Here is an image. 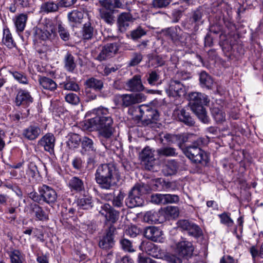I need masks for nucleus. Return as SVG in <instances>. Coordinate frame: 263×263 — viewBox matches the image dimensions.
I'll return each mask as SVG.
<instances>
[{"label":"nucleus","mask_w":263,"mask_h":263,"mask_svg":"<svg viewBox=\"0 0 263 263\" xmlns=\"http://www.w3.org/2000/svg\"><path fill=\"white\" fill-rule=\"evenodd\" d=\"M27 19L28 15L22 13L16 16L14 20L16 30L18 33L22 32L24 30Z\"/></svg>","instance_id":"nucleus-26"},{"label":"nucleus","mask_w":263,"mask_h":263,"mask_svg":"<svg viewBox=\"0 0 263 263\" xmlns=\"http://www.w3.org/2000/svg\"><path fill=\"white\" fill-rule=\"evenodd\" d=\"M144 234L146 238L154 242H162L164 240L162 231L154 226L146 227Z\"/></svg>","instance_id":"nucleus-12"},{"label":"nucleus","mask_w":263,"mask_h":263,"mask_svg":"<svg viewBox=\"0 0 263 263\" xmlns=\"http://www.w3.org/2000/svg\"><path fill=\"white\" fill-rule=\"evenodd\" d=\"M68 184L72 190L80 192L84 189L83 182L77 177H72L70 179Z\"/></svg>","instance_id":"nucleus-34"},{"label":"nucleus","mask_w":263,"mask_h":263,"mask_svg":"<svg viewBox=\"0 0 263 263\" xmlns=\"http://www.w3.org/2000/svg\"><path fill=\"white\" fill-rule=\"evenodd\" d=\"M38 145L44 147L45 151L51 153L53 152L55 145L53 135L50 133L46 134L39 140Z\"/></svg>","instance_id":"nucleus-14"},{"label":"nucleus","mask_w":263,"mask_h":263,"mask_svg":"<svg viewBox=\"0 0 263 263\" xmlns=\"http://www.w3.org/2000/svg\"><path fill=\"white\" fill-rule=\"evenodd\" d=\"M166 92L169 96L181 97L185 95V88L179 81L171 80L168 87L166 88Z\"/></svg>","instance_id":"nucleus-11"},{"label":"nucleus","mask_w":263,"mask_h":263,"mask_svg":"<svg viewBox=\"0 0 263 263\" xmlns=\"http://www.w3.org/2000/svg\"><path fill=\"white\" fill-rule=\"evenodd\" d=\"M192 223L187 220H180L177 222V226L182 230L187 231Z\"/></svg>","instance_id":"nucleus-61"},{"label":"nucleus","mask_w":263,"mask_h":263,"mask_svg":"<svg viewBox=\"0 0 263 263\" xmlns=\"http://www.w3.org/2000/svg\"><path fill=\"white\" fill-rule=\"evenodd\" d=\"M177 169V163L171 160L167 162L163 166L162 172L165 176H170L174 174Z\"/></svg>","instance_id":"nucleus-32"},{"label":"nucleus","mask_w":263,"mask_h":263,"mask_svg":"<svg viewBox=\"0 0 263 263\" xmlns=\"http://www.w3.org/2000/svg\"><path fill=\"white\" fill-rule=\"evenodd\" d=\"M84 17V11L82 10H74L68 14V20L75 24L82 23Z\"/></svg>","instance_id":"nucleus-30"},{"label":"nucleus","mask_w":263,"mask_h":263,"mask_svg":"<svg viewBox=\"0 0 263 263\" xmlns=\"http://www.w3.org/2000/svg\"><path fill=\"white\" fill-rule=\"evenodd\" d=\"M138 262L139 263H156L155 260L140 253L138 255Z\"/></svg>","instance_id":"nucleus-64"},{"label":"nucleus","mask_w":263,"mask_h":263,"mask_svg":"<svg viewBox=\"0 0 263 263\" xmlns=\"http://www.w3.org/2000/svg\"><path fill=\"white\" fill-rule=\"evenodd\" d=\"M118 50V46L116 43L107 44L102 47L96 59L100 61L105 60L114 56Z\"/></svg>","instance_id":"nucleus-13"},{"label":"nucleus","mask_w":263,"mask_h":263,"mask_svg":"<svg viewBox=\"0 0 263 263\" xmlns=\"http://www.w3.org/2000/svg\"><path fill=\"white\" fill-rule=\"evenodd\" d=\"M100 3L107 9L112 10L115 8H123L125 6L120 0H102Z\"/></svg>","instance_id":"nucleus-31"},{"label":"nucleus","mask_w":263,"mask_h":263,"mask_svg":"<svg viewBox=\"0 0 263 263\" xmlns=\"http://www.w3.org/2000/svg\"><path fill=\"white\" fill-rule=\"evenodd\" d=\"M189 98L192 110L203 123H208L209 118L204 107L210 102L208 96L201 92H193L189 93Z\"/></svg>","instance_id":"nucleus-3"},{"label":"nucleus","mask_w":263,"mask_h":263,"mask_svg":"<svg viewBox=\"0 0 263 263\" xmlns=\"http://www.w3.org/2000/svg\"><path fill=\"white\" fill-rule=\"evenodd\" d=\"M58 32L60 37L66 41L69 39L70 34L66 28L61 23H58Z\"/></svg>","instance_id":"nucleus-47"},{"label":"nucleus","mask_w":263,"mask_h":263,"mask_svg":"<svg viewBox=\"0 0 263 263\" xmlns=\"http://www.w3.org/2000/svg\"><path fill=\"white\" fill-rule=\"evenodd\" d=\"M172 0H153L152 5L154 8H161L166 7Z\"/></svg>","instance_id":"nucleus-58"},{"label":"nucleus","mask_w":263,"mask_h":263,"mask_svg":"<svg viewBox=\"0 0 263 263\" xmlns=\"http://www.w3.org/2000/svg\"><path fill=\"white\" fill-rule=\"evenodd\" d=\"M138 110L140 113V118H144L147 124L152 123L158 120L159 115L158 111L149 106L141 105L138 107Z\"/></svg>","instance_id":"nucleus-8"},{"label":"nucleus","mask_w":263,"mask_h":263,"mask_svg":"<svg viewBox=\"0 0 263 263\" xmlns=\"http://www.w3.org/2000/svg\"><path fill=\"white\" fill-rule=\"evenodd\" d=\"M190 235L193 236L195 237H199L202 235V230L196 224L192 223L191 227L187 231Z\"/></svg>","instance_id":"nucleus-49"},{"label":"nucleus","mask_w":263,"mask_h":263,"mask_svg":"<svg viewBox=\"0 0 263 263\" xmlns=\"http://www.w3.org/2000/svg\"><path fill=\"white\" fill-rule=\"evenodd\" d=\"M197 146L193 145L187 146L184 149V153L185 156L195 163H204L209 161L207 154L202 151L199 146L201 141L200 139L197 140Z\"/></svg>","instance_id":"nucleus-4"},{"label":"nucleus","mask_w":263,"mask_h":263,"mask_svg":"<svg viewBox=\"0 0 263 263\" xmlns=\"http://www.w3.org/2000/svg\"><path fill=\"white\" fill-rule=\"evenodd\" d=\"M10 73L12 75L14 79L18 81L19 83L24 84L28 83L27 78H26V76L23 73L18 71L10 72Z\"/></svg>","instance_id":"nucleus-53"},{"label":"nucleus","mask_w":263,"mask_h":263,"mask_svg":"<svg viewBox=\"0 0 263 263\" xmlns=\"http://www.w3.org/2000/svg\"><path fill=\"white\" fill-rule=\"evenodd\" d=\"M142 59V55L140 53H135L130 62V66H135L138 64Z\"/></svg>","instance_id":"nucleus-63"},{"label":"nucleus","mask_w":263,"mask_h":263,"mask_svg":"<svg viewBox=\"0 0 263 263\" xmlns=\"http://www.w3.org/2000/svg\"><path fill=\"white\" fill-rule=\"evenodd\" d=\"M154 152L149 147L147 146L145 147L140 154L141 162L146 170H153L156 163Z\"/></svg>","instance_id":"nucleus-9"},{"label":"nucleus","mask_w":263,"mask_h":263,"mask_svg":"<svg viewBox=\"0 0 263 263\" xmlns=\"http://www.w3.org/2000/svg\"><path fill=\"white\" fill-rule=\"evenodd\" d=\"M143 186L140 185L135 186L129 193L128 197L126 199L125 203L130 208L139 206L142 205L143 201L140 195Z\"/></svg>","instance_id":"nucleus-5"},{"label":"nucleus","mask_w":263,"mask_h":263,"mask_svg":"<svg viewBox=\"0 0 263 263\" xmlns=\"http://www.w3.org/2000/svg\"><path fill=\"white\" fill-rule=\"evenodd\" d=\"M142 247L149 255L154 258H160L162 257L161 249L152 242H143Z\"/></svg>","instance_id":"nucleus-20"},{"label":"nucleus","mask_w":263,"mask_h":263,"mask_svg":"<svg viewBox=\"0 0 263 263\" xmlns=\"http://www.w3.org/2000/svg\"><path fill=\"white\" fill-rule=\"evenodd\" d=\"M11 263H23L24 258L23 254L18 250H13L9 254Z\"/></svg>","instance_id":"nucleus-37"},{"label":"nucleus","mask_w":263,"mask_h":263,"mask_svg":"<svg viewBox=\"0 0 263 263\" xmlns=\"http://www.w3.org/2000/svg\"><path fill=\"white\" fill-rule=\"evenodd\" d=\"M178 119L181 122L184 123L187 125H192L194 124V121L190 116L188 112H186L184 109H181L177 111Z\"/></svg>","instance_id":"nucleus-36"},{"label":"nucleus","mask_w":263,"mask_h":263,"mask_svg":"<svg viewBox=\"0 0 263 263\" xmlns=\"http://www.w3.org/2000/svg\"><path fill=\"white\" fill-rule=\"evenodd\" d=\"M41 133V130L38 126L30 125L23 130V135L29 140H34L39 136Z\"/></svg>","instance_id":"nucleus-21"},{"label":"nucleus","mask_w":263,"mask_h":263,"mask_svg":"<svg viewBox=\"0 0 263 263\" xmlns=\"http://www.w3.org/2000/svg\"><path fill=\"white\" fill-rule=\"evenodd\" d=\"M124 198V193L120 192L118 195L113 200L112 203L115 206L121 207L123 205V200Z\"/></svg>","instance_id":"nucleus-59"},{"label":"nucleus","mask_w":263,"mask_h":263,"mask_svg":"<svg viewBox=\"0 0 263 263\" xmlns=\"http://www.w3.org/2000/svg\"><path fill=\"white\" fill-rule=\"evenodd\" d=\"M211 114L217 122H222L225 120L226 114L222 110L218 107H213L211 109Z\"/></svg>","instance_id":"nucleus-35"},{"label":"nucleus","mask_w":263,"mask_h":263,"mask_svg":"<svg viewBox=\"0 0 263 263\" xmlns=\"http://www.w3.org/2000/svg\"><path fill=\"white\" fill-rule=\"evenodd\" d=\"M40 86L44 89L53 91L56 89L57 85L51 79L46 77H41L39 79Z\"/></svg>","instance_id":"nucleus-27"},{"label":"nucleus","mask_w":263,"mask_h":263,"mask_svg":"<svg viewBox=\"0 0 263 263\" xmlns=\"http://www.w3.org/2000/svg\"><path fill=\"white\" fill-rule=\"evenodd\" d=\"M98 211L101 215L105 217L107 221L111 223H116L119 218V212L112 209L108 204L101 205Z\"/></svg>","instance_id":"nucleus-10"},{"label":"nucleus","mask_w":263,"mask_h":263,"mask_svg":"<svg viewBox=\"0 0 263 263\" xmlns=\"http://www.w3.org/2000/svg\"><path fill=\"white\" fill-rule=\"evenodd\" d=\"M164 204L177 203L179 201V197L177 195L166 194H164Z\"/></svg>","instance_id":"nucleus-52"},{"label":"nucleus","mask_w":263,"mask_h":263,"mask_svg":"<svg viewBox=\"0 0 263 263\" xmlns=\"http://www.w3.org/2000/svg\"><path fill=\"white\" fill-rule=\"evenodd\" d=\"M2 42L9 48H13L16 46V44L12 37L10 30L8 28L3 30V37Z\"/></svg>","instance_id":"nucleus-29"},{"label":"nucleus","mask_w":263,"mask_h":263,"mask_svg":"<svg viewBox=\"0 0 263 263\" xmlns=\"http://www.w3.org/2000/svg\"><path fill=\"white\" fill-rule=\"evenodd\" d=\"M230 213L226 212L218 215V217L220 219V222L228 227H232L234 224V221L230 217Z\"/></svg>","instance_id":"nucleus-45"},{"label":"nucleus","mask_w":263,"mask_h":263,"mask_svg":"<svg viewBox=\"0 0 263 263\" xmlns=\"http://www.w3.org/2000/svg\"><path fill=\"white\" fill-rule=\"evenodd\" d=\"M162 215L165 219H172L177 218L179 214V208L175 206H168L162 211Z\"/></svg>","instance_id":"nucleus-25"},{"label":"nucleus","mask_w":263,"mask_h":263,"mask_svg":"<svg viewBox=\"0 0 263 263\" xmlns=\"http://www.w3.org/2000/svg\"><path fill=\"white\" fill-rule=\"evenodd\" d=\"M162 215L161 211H151L147 212L144 216V219L148 222L161 223L164 218L161 217Z\"/></svg>","instance_id":"nucleus-23"},{"label":"nucleus","mask_w":263,"mask_h":263,"mask_svg":"<svg viewBox=\"0 0 263 263\" xmlns=\"http://www.w3.org/2000/svg\"><path fill=\"white\" fill-rule=\"evenodd\" d=\"M147 31L142 26H139L136 29L130 32V36L133 40H135L141 38L146 34Z\"/></svg>","instance_id":"nucleus-44"},{"label":"nucleus","mask_w":263,"mask_h":263,"mask_svg":"<svg viewBox=\"0 0 263 263\" xmlns=\"http://www.w3.org/2000/svg\"><path fill=\"white\" fill-rule=\"evenodd\" d=\"M194 249L192 242L183 239L176 243L175 251L179 256L188 258L192 256Z\"/></svg>","instance_id":"nucleus-6"},{"label":"nucleus","mask_w":263,"mask_h":263,"mask_svg":"<svg viewBox=\"0 0 263 263\" xmlns=\"http://www.w3.org/2000/svg\"><path fill=\"white\" fill-rule=\"evenodd\" d=\"M159 76L156 71H152L149 73V78L147 79L148 83L151 85H154L159 80Z\"/></svg>","instance_id":"nucleus-62"},{"label":"nucleus","mask_w":263,"mask_h":263,"mask_svg":"<svg viewBox=\"0 0 263 263\" xmlns=\"http://www.w3.org/2000/svg\"><path fill=\"white\" fill-rule=\"evenodd\" d=\"M164 194H155L151 196V201L157 204H164Z\"/></svg>","instance_id":"nucleus-57"},{"label":"nucleus","mask_w":263,"mask_h":263,"mask_svg":"<svg viewBox=\"0 0 263 263\" xmlns=\"http://www.w3.org/2000/svg\"><path fill=\"white\" fill-rule=\"evenodd\" d=\"M157 153L160 156H174L176 155V150L174 148L166 147L157 149Z\"/></svg>","instance_id":"nucleus-46"},{"label":"nucleus","mask_w":263,"mask_h":263,"mask_svg":"<svg viewBox=\"0 0 263 263\" xmlns=\"http://www.w3.org/2000/svg\"><path fill=\"white\" fill-rule=\"evenodd\" d=\"M182 256H178L174 254H168L165 256L166 260L169 263H182Z\"/></svg>","instance_id":"nucleus-56"},{"label":"nucleus","mask_w":263,"mask_h":263,"mask_svg":"<svg viewBox=\"0 0 263 263\" xmlns=\"http://www.w3.org/2000/svg\"><path fill=\"white\" fill-rule=\"evenodd\" d=\"M133 94H117L114 98V102L117 106L128 107L135 103Z\"/></svg>","instance_id":"nucleus-17"},{"label":"nucleus","mask_w":263,"mask_h":263,"mask_svg":"<svg viewBox=\"0 0 263 263\" xmlns=\"http://www.w3.org/2000/svg\"><path fill=\"white\" fill-rule=\"evenodd\" d=\"M78 205L80 209L88 210L92 208V200L89 197H83L79 199L77 201Z\"/></svg>","instance_id":"nucleus-42"},{"label":"nucleus","mask_w":263,"mask_h":263,"mask_svg":"<svg viewBox=\"0 0 263 263\" xmlns=\"http://www.w3.org/2000/svg\"><path fill=\"white\" fill-rule=\"evenodd\" d=\"M155 185L157 187L156 189L159 191L164 190L168 191L173 190L171 188L172 183L170 182H165L163 179H157L155 181Z\"/></svg>","instance_id":"nucleus-41"},{"label":"nucleus","mask_w":263,"mask_h":263,"mask_svg":"<svg viewBox=\"0 0 263 263\" xmlns=\"http://www.w3.org/2000/svg\"><path fill=\"white\" fill-rule=\"evenodd\" d=\"M82 148L85 151H95L93 142L92 139L87 137H84L82 139Z\"/></svg>","instance_id":"nucleus-43"},{"label":"nucleus","mask_w":263,"mask_h":263,"mask_svg":"<svg viewBox=\"0 0 263 263\" xmlns=\"http://www.w3.org/2000/svg\"><path fill=\"white\" fill-rule=\"evenodd\" d=\"M93 28L91 26V23L88 22L86 23L83 27L82 34L84 40L91 39L93 34Z\"/></svg>","instance_id":"nucleus-40"},{"label":"nucleus","mask_w":263,"mask_h":263,"mask_svg":"<svg viewBox=\"0 0 263 263\" xmlns=\"http://www.w3.org/2000/svg\"><path fill=\"white\" fill-rule=\"evenodd\" d=\"M121 247L125 251L133 252L135 251L132 242L127 239H123L120 240Z\"/></svg>","instance_id":"nucleus-54"},{"label":"nucleus","mask_w":263,"mask_h":263,"mask_svg":"<svg viewBox=\"0 0 263 263\" xmlns=\"http://www.w3.org/2000/svg\"><path fill=\"white\" fill-rule=\"evenodd\" d=\"M64 68L65 69L70 72H73L76 67V63L74 61V58L70 53L67 52L64 58Z\"/></svg>","instance_id":"nucleus-28"},{"label":"nucleus","mask_w":263,"mask_h":263,"mask_svg":"<svg viewBox=\"0 0 263 263\" xmlns=\"http://www.w3.org/2000/svg\"><path fill=\"white\" fill-rule=\"evenodd\" d=\"M132 19V15L128 13H122L119 16L117 23L120 31L124 32L127 29Z\"/></svg>","instance_id":"nucleus-22"},{"label":"nucleus","mask_w":263,"mask_h":263,"mask_svg":"<svg viewBox=\"0 0 263 263\" xmlns=\"http://www.w3.org/2000/svg\"><path fill=\"white\" fill-rule=\"evenodd\" d=\"M80 141H82L80 136L78 134H73L70 136L67 143L69 147L75 148L78 147Z\"/></svg>","instance_id":"nucleus-48"},{"label":"nucleus","mask_w":263,"mask_h":263,"mask_svg":"<svg viewBox=\"0 0 263 263\" xmlns=\"http://www.w3.org/2000/svg\"><path fill=\"white\" fill-rule=\"evenodd\" d=\"M85 84L87 87L93 88L96 90H100L103 86V83L101 80L93 78L88 79Z\"/></svg>","instance_id":"nucleus-38"},{"label":"nucleus","mask_w":263,"mask_h":263,"mask_svg":"<svg viewBox=\"0 0 263 263\" xmlns=\"http://www.w3.org/2000/svg\"><path fill=\"white\" fill-rule=\"evenodd\" d=\"M41 199L48 204L54 203L57 199L55 191L51 186L43 184L38 189Z\"/></svg>","instance_id":"nucleus-7"},{"label":"nucleus","mask_w":263,"mask_h":263,"mask_svg":"<svg viewBox=\"0 0 263 263\" xmlns=\"http://www.w3.org/2000/svg\"><path fill=\"white\" fill-rule=\"evenodd\" d=\"M100 16L108 24H112L114 21V17L111 12L104 10H101Z\"/></svg>","instance_id":"nucleus-51"},{"label":"nucleus","mask_w":263,"mask_h":263,"mask_svg":"<svg viewBox=\"0 0 263 263\" xmlns=\"http://www.w3.org/2000/svg\"><path fill=\"white\" fill-rule=\"evenodd\" d=\"M192 18L195 23L198 24H202L203 23L202 12L201 10H196L193 13Z\"/></svg>","instance_id":"nucleus-60"},{"label":"nucleus","mask_w":263,"mask_h":263,"mask_svg":"<svg viewBox=\"0 0 263 263\" xmlns=\"http://www.w3.org/2000/svg\"><path fill=\"white\" fill-rule=\"evenodd\" d=\"M58 9V5L52 2L44 3L41 5L40 7V11L45 13L55 12L57 11Z\"/></svg>","instance_id":"nucleus-39"},{"label":"nucleus","mask_w":263,"mask_h":263,"mask_svg":"<svg viewBox=\"0 0 263 263\" xmlns=\"http://www.w3.org/2000/svg\"><path fill=\"white\" fill-rule=\"evenodd\" d=\"M115 245V241L112 235L107 233L105 236L102 237L99 241V246L100 248L105 250H109Z\"/></svg>","instance_id":"nucleus-24"},{"label":"nucleus","mask_w":263,"mask_h":263,"mask_svg":"<svg viewBox=\"0 0 263 263\" xmlns=\"http://www.w3.org/2000/svg\"><path fill=\"white\" fill-rule=\"evenodd\" d=\"M67 102L72 105H77L79 102V98L74 93H69L65 97Z\"/></svg>","instance_id":"nucleus-55"},{"label":"nucleus","mask_w":263,"mask_h":263,"mask_svg":"<svg viewBox=\"0 0 263 263\" xmlns=\"http://www.w3.org/2000/svg\"><path fill=\"white\" fill-rule=\"evenodd\" d=\"M126 84L128 90L130 91L140 92L143 91L145 89L142 83L141 77L138 74L134 76L132 79H129Z\"/></svg>","instance_id":"nucleus-18"},{"label":"nucleus","mask_w":263,"mask_h":263,"mask_svg":"<svg viewBox=\"0 0 263 263\" xmlns=\"http://www.w3.org/2000/svg\"><path fill=\"white\" fill-rule=\"evenodd\" d=\"M96 116L88 119V129H96L101 143L107 148V141H109L115 132L113 119L107 108L100 106L93 110Z\"/></svg>","instance_id":"nucleus-1"},{"label":"nucleus","mask_w":263,"mask_h":263,"mask_svg":"<svg viewBox=\"0 0 263 263\" xmlns=\"http://www.w3.org/2000/svg\"><path fill=\"white\" fill-rule=\"evenodd\" d=\"M119 178L118 172L111 164L99 165L95 173L96 182L104 189H109L117 183Z\"/></svg>","instance_id":"nucleus-2"},{"label":"nucleus","mask_w":263,"mask_h":263,"mask_svg":"<svg viewBox=\"0 0 263 263\" xmlns=\"http://www.w3.org/2000/svg\"><path fill=\"white\" fill-rule=\"evenodd\" d=\"M55 33V29L52 25L46 26L43 29L36 28L34 30V35L36 40L45 41L49 39L52 34Z\"/></svg>","instance_id":"nucleus-16"},{"label":"nucleus","mask_w":263,"mask_h":263,"mask_svg":"<svg viewBox=\"0 0 263 263\" xmlns=\"http://www.w3.org/2000/svg\"><path fill=\"white\" fill-rule=\"evenodd\" d=\"M30 213L36 220L46 221L49 219L48 213L36 203L30 204Z\"/></svg>","instance_id":"nucleus-19"},{"label":"nucleus","mask_w":263,"mask_h":263,"mask_svg":"<svg viewBox=\"0 0 263 263\" xmlns=\"http://www.w3.org/2000/svg\"><path fill=\"white\" fill-rule=\"evenodd\" d=\"M199 81L202 87L210 89L211 88L213 80L211 77L205 71H202L200 74Z\"/></svg>","instance_id":"nucleus-33"},{"label":"nucleus","mask_w":263,"mask_h":263,"mask_svg":"<svg viewBox=\"0 0 263 263\" xmlns=\"http://www.w3.org/2000/svg\"><path fill=\"white\" fill-rule=\"evenodd\" d=\"M26 173L29 177H31L32 178H34L38 175L39 171L37 166L34 163H29Z\"/></svg>","instance_id":"nucleus-50"},{"label":"nucleus","mask_w":263,"mask_h":263,"mask_svg":"<svg viewBox=\"0 0 263 263\" xmlns=\"http://www.w3.org/2000/svg\"><path fill=\"white\" fill-rule=\"evenodd\" d=\"M33 100V98L28 91L21 89L18 90L16 95L15 102L16 106H28L32 103Z\"/></svg>","instance_id":"nucleus-15"}]
</instances>
